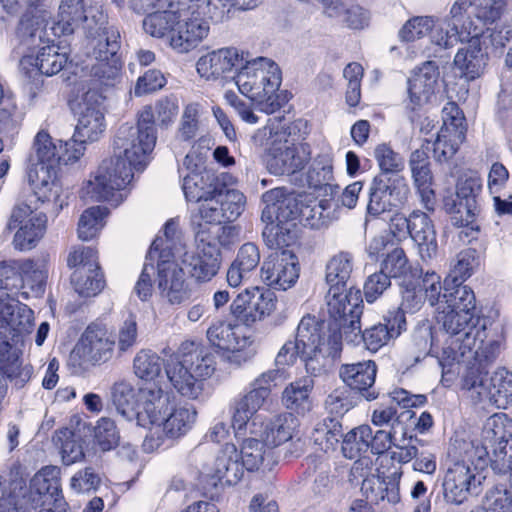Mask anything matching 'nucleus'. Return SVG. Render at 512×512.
Listing matches in <instances>:
<instances>
[{
	"mask_svg": "<svg viewBox=\"0 0 512 512\" xmlns=\"http://www.w3.org/2000/svg\"><path fill=\"white\" fill-rule=\"evenodd\" d=\"M149 400L141 414L142 427L149 429L143 441V449L153 452L166 438L177 439L186 434L196 421L197 412L192 407L170 405V397L162 388L147 391Z\"/></svg>",
	"mask_w": 512,
	"mask_h": 512,
	"instance_id": "obj_1",
	"label": "nucleus"
},
{
	"mask_svg": "<svg viewBox=\"0 0 512 512\" xmlns=\"http://www.w3.org/2000/svg\"><path fill=\"white\" fill-rule=\"evenodd\" d=\"M215 371L213 357L199 344L185 341L165 365L172 387L183 397L198 398L203 382Z\"/></svg>",
	"mask_w": 512,
	"mask_h": 512,
	"instance_id": "obj_2",
	"label": "nucleus"
},
{
	"mask_svg": "<svg viewBox=\"0 0 512 512\" xmlns=\"http://www.w3.org/2000/svg\"><path fill=\"white\" fill-rule=\"evenodd\" d=\"M36 162L28 171V182L36 198L42 203H51L58 214L67 205L68 191L63 190L57 175L60 149L50 135L40 131L34 141Z\"/></svg>",
	"mask_w": 512,
	"mask_h": 512,
	"instance_id": "obj_3",
	"label": "nucleus"
},
{
	"mask_svg": "<svg viewBox=\"0 0 512 512\" xmlns=\"http://www.w3.org/2000/svg\"><path fill=\"white\" fill-rule=\"evenodd\" d=\"M233 80L240 93L256 102L265 114H273L281 108L277 94L281 85V71L272 59L257 57L246 61Z\"/></svg>",
	"mask_w": 512,
	"mask_h": 512,
	"instance_id": "obj_4",
	"label": "nucleus"
},
{
	"mask_svg": "<svg viewBox=\"0 0 512 512\" xmlns=\"http://www.w3.org/2000/svg\"><path fill=\"white\" fill-rule=\"evenodd\" d=\"M253 140L265 147L267 168L274 175L294 174L311 159L309 144L296 142L282 128L275 129L268 124L257 130Z\"/></svg>",
	"mask_w": 512,
	"mask_h": 512,
	"instance_id": "obj_5",
	"label": "nucleus"
},
{
	"mask_svg": "<svg viewBox=\"0 0 512 512\" xmlns=\"http://www.w3.org/2000/svg\"><path fill=\"white\" fill-rule=\"evenodd\" d=\"M265 208L262 219L268 224L263 230V238L270 248L288 245L290 227L301 216L300 195L286 193L283 188H275L263 194Z\"/></svg>",
	"mask_w": 512,
	"mask_h": 512,
	"instance_id": "obj_6",
	"label": "nucleus"
},
{
	"mask_svg": "<svg viewBox=\"0 0 512 512\" xmlns=\"http://www.w3.org/2000/svg\"><path fill=\"white\" fill-rule=\"evenodd\" d=\"M134 170L121 155L103 160L95 174L85 182L83 197L118 206L126 197L125 190L133 179Z\"/></svg>",
	"mask_w": 512,
	"mask_h": 512,
	"instance_id": "obj_7",
	"label": "nucleus"
},
{
	"mask_svg": "<svg viewBox=\"0 0 512 512\" xmlns=\"http://www.w3.org/2000/svg\"><path fill=\"white\" fill-rule=\"evenodd\" d=\"M120 34L114 27L105 28L97 37L90 39L92 47V63L90 76L92 88L96 91L100 86H114L120 78L121 61L117 56L120 48Z\"/></svg>",
	"mask_w": 512,
	"mask_h": 512,
	"instance_id": "obj_8",
	"label": "nucleus"
},
{
	"mask_svg": "<svg viewBox=\"0 0 512 512\" xmlns=\"http://www.w3.org/2000/svg\"><path fill=\"white\" fill-rule=\"evenodd\" d=\"M105 22L102 10L88 6L86 0H61L51 31L54 36L61 37L82 28L92 39L106 28L103 27Z\"/></svg>",
	"mask_w": 512,
	"mask_h": 512,
	"instance_id": "obj_9",
	"label": "nucleus"
},
{
	"mask_svg": "<svg viewBox=\"0 0 512 512\" xmlns=\"http://www.w3.org/2000/svg\"><path fill=\"white\" fill-rule=\"evenodd\" d=\"M327 308L331 318L338 323L346 342H355L360 334L362 295L353 287L329 288Z\"/></svg>",
	"mask_w": 512,
	"mask_h": 512,
	"instance_id": "obj_10",
	"label": "nucleus"
},
{
	"mask_svg": "<svg viewBox=\"0 0 512 512\" xmlns=\"http://www.w3.org/2000/svg\"><path fill=\"white\" fill-rule=\"evenodd\" d=\"M197 246L194 250L185 251L181 256L190 277L197 282L210 281L221 266V252L217 245L211 242L202 224L196 232Z\"/></svg>",
	"mask_w": 512,
	"mask_h": 512,
	"instance_id": "obj_11",
	"label": "nucleus"
},
{
	"mask_svg": "<svg viewBox=\"0 0 512 512\" xmlns=\"http://www.w3.org/2000/svg\"><path fill=\"white\" fill-rule=\"evenodd\" d=\"M277 297L269 289L253 286L242 290L230 305L231 314L246 326L271 316L277 308Z\"/></svg>",
	"mask_w": 512,
	"mask_h": 512,
	"instance_id": "obj_12",
	"label": "nucleus"
},
{
	"mask_svg": "<svg viewBox=\"0 0 512 512\" xmlns=\"http://www.w3.org/2000/svg\"><path fill=\"white\" fill-rule=\"evenodd\" d=\"M47 217L36 213L32 208L20 203L11 212L6 230H16L12 244L16 250L29 251L36 247L46 231Z\"/></svg>",
	"mask_w": 512,
	"mask_h": 512,
	"instance_id": "obj_13",
	"label": "nucleus"
},
{
	"mask_svg": "<svg viewBox=\"0 0 512 512\" xmlns=\"http://www.w3.org/2000/svg\"><path fill=\"white\" fill-rule=\"evenodd\" d=\"M442 120V127L433 144V154L439 162H445L456 154L467 130L465 116L454 102H448L443 107Z\"/></svg>",
	"mask_w": 512,
	"mask_h": 512,
	"instance_id": "obj_14",
	"label": "nucleus"
},
{
	"mask_svg": "<svg viewBox=\"0 0 512 512\" xmlns=\"http://www.w3.org/2000/svg\"><path fill=\"white\" fill-rule=\"evenodd\" d=\"M246 197L236 189L220 188L200 203L198 213L205 224L235 221L244 211Z\"/></svg>",
	"mask_w": 512,
	"mask_h": 512,
	"instance_id": "obj_15",
	"label": "nucleus"
},
{
	"mask_svg": "<svg viewBox=\"0 0 512 512\" xmlns=\"http://www.w3.org/2000/svg\"><path fill=\"white\" fill-rule=\"evenodd\" d=\"M33 311L17 298L0 296V342L18 345L31 332Z\"/></svg>",
	"mask_w": 512,
	"mask_h": 512,
	"instance_id": "obj_16",
	"label": "nucleus"
},
{
	"mask_svg": "<svg viewBox=\"0 0 512 512\" xmlns=\"http://www.w3.org/2000/svg\"><path fill=\"white\" fill-rule=\"evenodd\" d=\"M179 112V106L176 98L162 97L152 105L144 106L138 113L140 121V142L144 146L143 151L155 147L157 141V132L155 124L162 128H168L173 124ZM137 134V131H135Z\"/></svg>",
	"mask_w": 512,
	"mask_h": 512,
	"instance_id": "obj_17",
	"label": "nucleus"
},
{
	"mask_svg": "<svg viewBox=\"0 0 512 512\" xmlns=\"http://www.w3.org/2000/svg\"><path fill=\"white\" fill-rule=\"evenodd\" d=\"M104 97L98 91L88 90L79 103V118L75 128V139L95 142L103 135L106 124L103 110Z\"/></svg>",
	"mask_w": 512,
	"mask_h": 512,
	"instance_id": "obj_18",
	"label": "nucleus"
},
{
	"mask_svg": "<svg viewBox=\"0 0 512 512\" xmlns=\"http://www.w3.org/2000/svg\"><path fill=\"white\" fill-rule=\"evenodd\" d=\"M278 249L263 261L261 279L267 286L285 291L296 283L300 268L293 252Z\"/></svg>",
	"mask_w": 512,
	"mask_h": 512,
	"instance_id": "obj_19",
	"label": "nucleus"
},
{
	"mask_svg": "<svg viewBox=\"0 0 512 512\" xmlns=\"http://www.w3.org/2000/svg\"><path fill=\"white\" fill-rule=\"evenodd\" d=\"M157 384H143L137 389L128 381H119L111 387V401L116 411L127 421L136 420L142 427L141 414L145 411V402L150 399L147 391L160 390Z\"/></svg>",
	"mask_w": 512,
	"mask_h": 512,
	"instance_id": "obj_20",
	"label": "nucleus"
},
{
	"mask_svg": "<svg viewBox=\"0 0 512 512\" xmlns=\"http://www.w3.org/2000/svg\"><path fill=\"white\" fill-rule=\"evenodd\" d=\"M409 186L402 177L384 180L376 177L370 188L368 213L380 215L393 208L401 207L407 200Z\"/></svg>",
	"mask_w": 512,
	"mask_h": 512,
	"instance_id": "obj_21",
	"label": "nucleus"
},
{
	"mask_svg": "<svg viewBox=\"0 0 512 512\" xmlns=\"http://www.w3.org/2000/svg\"><path fill=\"white\" fill-rule=\"evenodd\" d=\"M481 189L477 177L460 178L456 185L455 196L444 200L445 210L451 214L457 226H467L473 222L476 210V196Z\"/></svg>",
	"mask_w": 512,
	"mask_h": 512,
	"instance_id": "obj_22",
	"label": "nucleus"
},
{
	"mask_svg": "<svg viewBox=\"0 0 512 512\" xmlns=\"http://www.w3.org/2000/svg\"><path fill=\"white\" fill-rule=\"evenodd\" d=\"M209 31V23L199 14H178L177 23L169 37V45L177 53H188L208 36Z\"/></svg>",
	"mask_w": 512,
	"mask_h": 512,
	"instance_id": "obj_23",
	"label": "nucleus"
},
{
	"mask_svg": "<svg viewBox=\"0 0 512 512\" xmlns=\"http://www.w3.org/2000/svg\"><path fill=\"white\" fill-rule=\"evenodd\" d=\"M243 52L235 47H223L209 51L196 62L198 75L207 81H215L242 65Z\"/></svg>",
	"mask_w": 512,
	"mask_h": 512,
	"instance_id": "obj_24",
	"label": "nucleus"
},
{
	"mask_svg": "<svg viewBox=\"0 0 512 512\" xmlns=\"http://www.w3.org/2000/svg\"><path fill=\"white\" fill-rule=\"evenodd\" d=\"M475 469L465 461L454 462L446 471L443 480L444 498L447 502L460 505L476 487Z\"/></svg>",
	"mask_w": 512,
	"mask_h": 512,
	"instance_id": "obj_25",
	"label": "nucleus"
},
{
	"mask_svg": "<svg viewBox=\"0 0 512 512\" xmlns=\"http://www.w3.org/2000/svg\"><path fill=\"white\" fill-rule=\"evenodd\" d=\"M140 121H137V126H129L127 124L122 125L115 137L114 147L115 154L121 155V157L132 167L135 171L143 170L149 162V157L155 147L149 150L143 151L144 146L142 141L140 142V134H136L140 131Z\"/></svg>",
	"mask_w": 512,
	"mask_h": 512,
	"instance_id": "obj_26",
	"label": "nucleus"
},
{
	"mask_svg": "<svg viewBox=\"0 0 512 512\" xmlns=\"http://www.w3.org/2000/svg\"><path fill=\"white\" fill-rule=\"evenodd\" d=\"M474 344L472 336L467 335L465 338L455 336L443 337L440 348L435 351V357L438 359L442 368V377L449 374H455L456 368L465 365L466 370L471 364V345Z\"/></svg>",
	"mask_w": 512,
	"mask_h": 512,
	"instance_id": "obj_27",
	"label": "nucleus"
},
{
	"mask_svg": "<svg viewBox=\"0 0 512 512\" xmlns=\"http://www.w3.org/2000/svg\"><path fill=\"white\" fill-rule=\"evenodd\" d=\"M207 475L213 485H235L244 475L239 452L234 444H225L209 467Z\"/></svg>",
	"mask_w": 512,
	"mask_h": 512,
	"instance_id": "obj_28",
	"label": "nucleus"
},
{
	"mask_svg": "<svg viewBox=\"0 0 512 512\" xmlns=\"http://www.w3.org/2000/svg\"><path fill=\"white\" fill-rule=\"evenodd\" d=\"M68 62V54L54 43L41 47L34 58L24 56L20 61L21 69L28 77L37 74L52 76L59 73Z\"/></svg>",
	"mask_w": 512,
	"mask_h": 512,
	"instance_id": "obj_29",
	"label": "nucleus"
},
{
	"mask_svg": "<svg viewBox=\"0 0 512 512\" xmlns=\"http://www.w3.org/2000/svg\"><path fill=\"white\" fill-rule=\"evenodd\" d=\"M385 323L376 324L364 332L360 331L359 338L352 344L363 341L366 348L372 352L378 351L390 339L397 338L406 329V318L401 311L389 312L384 318Z\"/></svg>",
	"mask_w": 512,
	"mask_h": 512,
	"instance_id": "obj_30",
	"label": "nucleus"
},
{
	"mask_svg": "<svg viewBox=\"0 0 512 512\" xmlns=\"http://www.w3.org/2000/svg\"><path fill=\"white\" fill-rule=\"evenodd\" d=\"M376 372L375 362L368 360L342 365L339 375L348 387L361 393L366 400L372 401L378 397V392L373 388Z\"/></svg>",
	"mask_w": 512,
	"mask_h": 512,
	"instance_id": "obj_31",
	"label": "nucleus"
},
{
	"mask_svg": "<svg viewBox=\"0 0 512 512\" xmlns=\"http://www.w3.org/2000/svg\"><path fill=\"white\" fill-rule=\"evenodd\" d=\"M176 253L170 251V247H163L161 240H154L148 252V258L156 260L157 288L164 287L175 282L185 281L183 268L175 259Z\"/></svg>",
	"mask_w": 512,
	"mask_h": 512,
	"instance_id": "obj_32",
	"label": "nucleus"
},
{
	"mask_svg": "<svg viewBox=\"0 0 512 512\" xmlns=\"http://www.w3.org/2000/svg\"><path fill=\"white\" fill-rule=\"evenodd\" d=\"M114 339L97 325H89L77 345L78 353L87 361H106L112 356Z\"/></svg>",
	"mask_w": 512,
	"mask_h": 512,
	"instance_id": "obj_33",
	"label": "nucleus"
},
{
	"mask_svg": "<svg viewBox=\"0 0 512 512\" xmlns=\"http://www.w3.org/2000/svg\"><path fill=\"white\" fill-rule=\"evenodd\" d=\"M410 237L416 243L423 261L431 260L436 256L438 249L436 231L432 220L426 213L420 210L411 212Z\"/></svg>",
	"mask_w": 512,
	"mask_h": 512,
	"instance_id": "obj_34",
	"label": "nucleus"
},
{
	"mask_svg": "<svg viewBox=\"0 0 512 512\" xmlns=\"http://www.w3.org/2000/svg\"><path fill=\"white\" fill-rule=\"evenodd\" d=\"M84 429L85 423L74 416L70 421V427H64L56 432L54 441L60 446L62 461L65 465H71L83 459L81 440Z\"/></svg>",
	"mask_w": 512,
	"mask_h": 512,
	"instance_id": "obj_35",
	"label": "nucleus"
},
{
	"mask_svg": "<svg viewBox=\"0 0 512 512\" xmlns=\"http://www.w3.org/2000/svg\"><path fill=\"white\" fill-rule=\"evenodd\" d=\"M438 76L435 65L427 62L408 80V95L412 109L430 102L435 93Z\"/></svg>",
	"mask_w": 512,
	"mask_h": 512,
	"instance_id": "obj_36",
	"label": "nucleus"
},
{
	"mask_svg": "<svg viewBox=\"0 0 512 512\" xmlns=\"http://www.w3.org/2000/svg\"><path fill=\"white\" fill-rule=\"evenodd\" d=\"M487 53L483 51L478 37L471 38L468 45L458 50L454 65L467 81L479 78L487 65Z\"/></svg>",
	"mask_w": 512,
	"mask_h": 512,
	"instance_id": "obj_37",
	"label": "nucleus"
},
{
	"mask_svg": "<svg viewBox=\"0 0 512 512\" xmlns=\"http://www.w3.org/2000/svg\"><path fill=\"white\" fill-rule=\"evenodd\" d=\"M474 344L471 345L470 367L484 368L492 364L499 356L503 340L500 336L490 334L485 326L479 327L471 335Z\"/></svg>",
	"mask_w": 512,
	"mask_h": 512,
	"instance_id": "obj_38",
	"label": "nucleus"
},
{
	"mask_svg": "<svg viewBox=\"0 0 512 512\" xmlns=\"http://www.w3.org/2000/svg\"><path fill=\"white\" fill-rule=\"evenodd\" d=\"M239 328L230 322L216 321L210 325L207 330L209 342L222 350L231 352L233 356L238 357L247 346L251 345L249 337L240 336Z\"/></svg>",
	"mask_w": 512,
	"mask_h": 512,
	"instance_id": "obj_39",
	"label": "nucleus"
},
{
	"mask_svg": "<svg viewBox=\"0 0 512 512\" xmlns=\"http://www.w3.org/2000/svg\"><path fill=\"white\" fill-rule=\"evenodd\" d=\"M261 255L256 244H243L228 268L226 279L230 287H239L260 263Z\"/></svg>",
	"mask_w": 512,
	"mask_h": 512,
	"instance_id": "obj_40",
	"label": "nucleus"
},
{
	"mask_svg": "<svg viewBox=\"0 0 512 512\" xmlns=\"http://www.w3.org/2000/svg\"><path fill=\"white\" fill-rule=\"evenodd\" d=\"M239 455L243 469L246 468L249 471L260 468L270 470L278 462L272 446L255 438L244 440Z\"/></svg>",
	"mask_w": 512,
	"mask_h": 512,
	"instance_id": "obj_41",
	"label": "nucleus"
},
{
	"mask_svg": "<svg viewBox=\"0 0 512 512\" xmlns=\"http://www.w3.org/2000/svg\"><path fill=\"white\" fill-rule=\"evenodd\" d=\"M20 349L18 345L0 342V369L18 388L30 380L33 367L19 362Z\"/></svg>",
	"mask_w": 512,
	"mask_h": 512,
	"instance_id": "obj_42",
	"label": "nucleus"
},
{
	"mask_svg": "<svg viewBox=\"0 0 512 512\" xmlns=\"http://www.w3.org/2000/svg\"><path fill=\"white\" fill-rule=\"evenodd\" d=\"M433 327L428 320L420 322L413 330L406 345L407 361L411 365L419 363L427 355H435L437 347L434 346Z\"/></svg>",
	"mask_w": 512,
	"mask_h": 512,
	"instance_id": "obj_43",
	"label": "nucleus"
},
{
	"mask_svg": "<svg viewBox=\"0 0 512 512\" xmlns=\"http://www.w3.org/2000/svg\"><path fill=\"white\" fill-rule=\"evenodd\" d=\"M437 323L441 325L445 336L465 338L471 336L479 327V318L475 313L451 312V310H439L436 315Z\"/></svg>",
	"mask_w": 512,
	"mask_h": 512,
	"instance_id": "obj_44",
	"label": "nucleus"
},
{
	"mask_svg": "<svg viewBox=\"0 0 512 512\" xmlns=\"http://www.w3.org/2000/svg\"><path fill=\"white\" fill-rule=\"evenodd\" d=\"M299 421L292 413H282L265 425L262 437L267 445L275 447L292 440L298 433Z\"/></svg>",
	"mask_w": 512,
	"mask_h": 512,
	"instance_id": "obj_45",
	"label": "nucleus"
},
{
	"mask_svg": "<svg viewBox=\"0 0 512 512\" xmlns=\"http://www.w3.org/2000/svg\"><path fill=\"white\" fill-rule=\"evenodd\" d=\"M267 398L266 390L254 387L236 402L231 425L237 433L245 431L249 420L262 408Z\"/></svg>",
	"mask_w": 512,
	"mask_h": 512,
	"instance_id": "obj_46",
	"label": "nucleus"
},
{
	"mask_svg": "<svg viewBox=\"0 0 512 512\" xmlns=\"http://www.w3.org/2000/svg\"><path fill=\"white\" fill-rule=\"evenodd\" d=\"M314 381L310 377L301 378L290 383L282 393V402L289 410L299 414H305L312 408L310 393Z\"/></svg>",
	"mask_w": 512,
	"mask_h": 512,
	"instance_id": "obj_47",
	"label": "nucleus"
},
{
	"mask_svg": "<svg viewBox=\"0 0 512 512\" xmlns=\"http://www.w3.org/2000/svg\"><path fill=\"white\" fill-rule=\"evenodd\" d=\"M182 189L188 201L202 203L220 188L215 175L210 171L188 173L183 178Z\"/></svg>",
	"mask_w": 512,
	"mask_h": 512,
	"instance_id": "obj_48",
	"label": "nucleus"
},
{
	"mask_svg": "<svg viewBox=\"0 0 512 512\" xmlns=\"http://www.w3.org/2000/svg\"><path fill=\"white\" fill-rule=\"evenodd\" d=\"M60 468L45 466L37 472L30 482V501H38L43 496L58 495L61 493Z\"/></svg>",
	"mask_w": 512,
	"mask_h": 512,
	"instance_id": "obj_49",
	"label": "nucleus"
},
{
	"mask_svg": "<svg viewBox=\"0 0 512 512\" xmlns=\"http://www.w3.org/2000/svg\"><path fill=\"white\" fill-rule=\"evenodd\" d=\"M439 310H451V312L474 313L475 295L466 285L455 283L452 288H444L442 304Z\"/></svg>",
	"mask_w": 512,
	"mask_h": 512,
	"instance_id": "obj_50",
	"label": "nucleus"
},
{
	"mask_svg": "<svg viewBox=\"0 0 512 512\" xmlns=\"http://www.w3.org/2000/svg\"><path fill=\"white\" fill-rule=\"evenodd\" d=\"M164 360L151 350L139 351L133 360L135 375L144 380V384H156L155 380L162 375Z\"/></svg>",
	"mask_w": 512,
	"mask_h": 512,
	"instance_id": "obj_51",
	"label": "nucleus"
},
{
	"mask_svg": "<svg viewBox=\"0 0 512 512\" xmlns=\"http://www.w3.org/2000/svg\"><path fill=\"white\" fill-rule=\"evenodd\" d=\"M492 385L490 378L482 368L469 367L462 376V389L470 392V396L479 402L492 403Z\"/></svg>",
	"mask_w": 512,
	"mask_h": 512,
	"instance_id": "obj_52",
	"label": "nucleus"
},
{
	"mask_svg": "<svg viewBox=\"0 0 512 512\" xmlns=\"http://www.w3.org/2000/svg\"><path fill=\"white\" fill-rule=\"evenodd\" d=\"M71 284L81 297H94L104 288L105 281L100 269L84 271L76 269L71 275Z\"/></svg>",
	"mask_w": 512,
	"mask_h": 512,
	"instance_id": "obj_53",
	"label": "nucleus"
},
{
	"mask_svg": "<svg viewBox=\"0 0 512 512\" xmlns=\"http://www.w3.org/2000/svg\"><path fill=\"white\" fill-rule=\"evenodd\" d=\"M21 288L28 287L35 295L44 292L48 271L44 263L31 259L19 261Z\"/></svg>",
	"mask_w": 512,
	"mask_h": 512,
	"instance_id": "obj_54",
	"label": "nucleus"
},
{
	"mask_svg": "<svg viewBox=\"0 0 512 512\" xmlns=\"http://www.w3.org/2000/svg\"><path fill=\"white\" fill-rule=\"evenodd\" d=\"M369 441H371V427L369 425H360L348 433L342 441V453L348 459H356L362 453L368 451Z\"/></svg>",
	"mask_w": 512,
	"mask_h": 512,
	"instance_id": "obj_55",
	"label": "nucleus"
},
{
	"mask_svg": "<svg viewBox=\"0 0 512 512\" xmlns=\"http://www.w3.org/2000/svg\"><path fill=\"white\" fill-rule=\"evenodd\" d=\"M108 209L102 206H93L86 209L78 222V237L83 241L93 239L104 227V219L108 215Z\"/></svg>",
	"mask_w": 512,
	"mask_h": 512,
	"instance_id": "obj_56",
	"label": "nucleus"
},
{
	"mask_svg": "<svg viewBox=\"0 0 512 512\" xmlns=\"http://www.w3.org/2000/svg\"><path fill=\"white\" fill-rule=\"evenodd\" d=\"M177 19L178 13L175 11H157L144 18L143 29L154 38H163L168 34L170 37Z\"/></svg>",
	"mask_w": 512,
	"mask_h": 512,
	"instance_id": "obj_57",
	"label": "nucleus"
},
{
	"mask_svg": "<svg viewBox=\"0 0 512 512\" xmlns=\"http://www.w3.org/2000/svg\"><path fill=\"white\" fill-rule=\"evenodd\" d=\"M492 403L498 408L512 404V372L506 368L496 369L490 377Z\"/></svg>",
	"mask_w": 512,
	"mask_h": 512,
	"instance_id": "obj_58",
	"label": "nucleus"
},
{
	"mask_svg": "<svg viewBox=\"0 0 512 512\" xmlns=\"http://www.w3.org/2000/svg\"><path fill=\"white\" fill-rule=\"evenodd\" d=\"M352 272V257L348 253H339L330 259L326 266V281L329 288L346 287Z\"/></svg>",
	"mask_w": 512,
	"mask_h": 512,
	"instance_id": "obj_59",
	"label": "nucleus"
},
{
	"mask_svg": "<svg viewBox=\"0 0 512 512\" xmlns=\"http://www.w3.org/2000/svg\"><path fill=\"white\" fill-rule=\"evenodd\" d=\"M472 6L471 0H457L450 9V18L448 26H451V31H459L461 34H466V37L476 38L482 33V30L469 19H464L469 7Z\"/></svg>",
	"mask_w": 512,
	"mask_h": 512,
	"instance_id": "obj_60",
	"label": "nucleus"
},
{
	"mask_svg": "<svg viewBox=\"0 0 512 512\" xmlns=\"http://www.w3.org/2000/svg\"><path fill=\"white\" fill-rule=\"evenodd\" d=\"M470 512H512V491L496 485L485 493L482 505Z\"/></svg>",
	"mask_w": 512,
	"mask_h": 512,
	"instance_id": "obj_61",
	"label": "nucleus"
},
{
	"mask_svg": "<svg viewBox=\"0 0 512 512\" xmlns=\"http://www.w3.org/2000/svg\"><path fill=\"white\" fill-rule=\"evenodd\" d=\"M295 340L302 349H316L323 345L321 324L315 316L308 314L302 317L296 330Z\"/></svg>",
	"mask_w": 512,
	"mask_h": 512,
	"instance_id": "obj_62",
	"label": "nucleus"
},
{
	"mask_svg": "<svg viewBox=\"0 0 512 512\" xmlns=\"http://www.w3.org/2000/svg\"><path fill=\"white\" fill-rule=\"evenodd\" d=\"M21 288L19 261L0 262V296L17 298Z\"/></svg>",
	"mask_w": 512,
	"mask_h": 512,
	"instance_id": "obj_63",
	"label": "nucleus"
},
{
	"mask_svg": "<svg viewBox=\"0 0 512 512\" xmlns=\"http://www.w3.org/2000/svg\"><path fill=\"white\" fill-rule=\"evenodd\" d=\"M94 439L102 451L115 448L120 439L115 422L108 417L100 418L94 427Z\"/></svg>",
	"mask_w": 512,
	"mask_h": 512,
	"instance_id": "obj_64",
	"label": "nucleus"
}]
</instances>
